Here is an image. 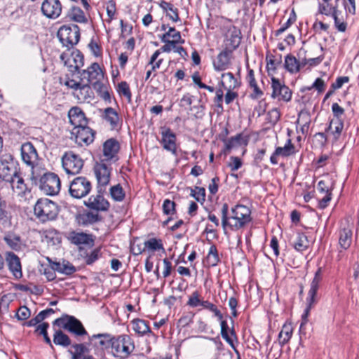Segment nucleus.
Wrapping results in <instances>:
<instances>
[{"label": "nucleus", "instance_id": "obj_1", "mask_svg": "<svg viewBox=\"0 0 359 359\" xmlns=\"http://www.w3.org/2000/svg\"><path fill=\"white\" fill-rule=\"evenodd\" d=\"M221 218L222 226L224 231L226 228L237 231L251 222V210L246 205L238 204L231 208L229 215V206L226 203H224L221 208Z\"/></svg>", "mask_w": 359, "mask_h": 359}, {"label": "nucleus", "instance_id": "obj_2", "mask_svg": "<svg viewBox=\"0 0 359 359\" xmlns=\"http://www.w3.org/2000/svg\"><path fill=\"white\" fill-rule=\"evenodd\" d=\"M79 74H74L72 79L67 78L65 85L74 90V96L80 102H90L94 97L90 84L85 79H79Z\"/></svg>", "mask_w": 359, "mask_h": 359}, {"label": "nucleus", "instance_id": "obj_3", "mask_svg": "<svg viewBox=\"0 0 359 359\" xmlns=\"http://www.w3.org/2000/svg\"><path fill=\"white\" fill-rule=\"evenodd\" d=\"M221 32L224 37L225 49L233 51L238 47L241 40V32L230 20H223Z\"/></svg>", "mask_w": 359, "mask_h": 359}, {"label": "nucleus", "instance_id": "obj_4", "mask_svg": "<svg viewBox=\"0 0 359 359\" xmlns=\"http://www.w3.org/2000/svg\"><path fill=\"white\" fill-rule=\"evenodd\" d=\"M35 216L41 222L53 220L58 214V208L55 203L48 198H40L34 208Z\"/></svg>", "mask_w": 359, "mask_h": 359}, {"label": "nucleus", "instance_id": "obj_5", "mask_svg": "<svg viewBox=\"0 0 359 359\" xmlns=\"http://www.w3.org/2000/svg\"><path fill=\"white\" fill-rule=\"evenodd\" d=\"M111 347L114 355L120 358H127L135 349L132 339L126 334L113 337Z\"/></svg>", "mask_w": 359, "mask_h": 359}, {"label": "nucleus", "instance_id": "obj_6", "mask_svg": "<svg viewBox=\"0 0 359 359\" xmlns=\"http://www.w3.org/2000/svg\"><path fill=\"white\" fill-rule=\"evenodd\" d=\"M3 147V140L0 136V152ZM19 174L15 162L10 155L1 157L0 160V178L4 181L9 182L14 177Z\"/></svg>", "mask_w": 359, "mask_h": 359}, {"label": "nucleus", "instance_id": "obj_7", "mask_svg": "<svg viewBox=\"0 0 359 359\" xmlns=\"http://www.w3.org/2000/svg\"><path fill=\"white\" fill-rule=\"evenodd\" d=\"M57 36L64 46H73L80 39V29L76 25H65L62 26L58 32Z\"/></svg>", "mask_w": 359, "mask_h": 359}, {"label": "nucleus", "instance_id": "obj_8", "mask_svg": "<svg viewBox=\"0 0 359 359\" xmlns=\"http://www.w3.org/2000/svg\"><path fill=\"white\" fill-rule=\"evenodd\" d=\"M91 182L85 177H76L69 184V192L75 198L86 196L91 191Z\"/></svg>", "mask_w": 359, "mask_h": 359}, {"label": "nucleus", "instance_id": "obj_9", "mask_svg": "<svg viewBox=\"0 0 359 359\" xmlns=\"http://www.w3.org/2000/svg\"><path fill=\"white\" fill-rule=\"evenodd\" d=\"M60 59L71 72L79 70L84 64L83 56L78 50L68 48L60 55Z\"/></svg>", "mask_w": 359, "mask_h": 359}, {"label": "nucleus", "instance_id": "obj_10", "mask_svg": "<svg viewBox=\"0 0 359 359\" xmlns=\"http://www.w3.org/2000/svg\"><path fill=\"white\" fill-rule=\"evenodd\" d=\"M62 168L67 174L76 175L80 172L83 161L81 158L72 151L66 152L62 158Z\"/></svg>", "mask_w": 359, "mask_h": 359}, {"label": "nucleus", "instance_id": "obj_11", "mask_svg": "<svg viewBox=\"0 0 359 359\" xmlns=\"http://www.w3.org/2000/svg\"><path fill=\"white\" fill-rule=\"evenodd\" d=\"M54 324L78 336L87 334L81 323L73 316H67L57 318L54 321Z\"/></svg>", "mask_w": 359, "mask_h": 359}, {"label": "nucleus", "instance_id": "obj_12", "mask_svg": "<svg viewBox=\"0 0 359 359\" xmlns=\"http://www.w3.org/2000/svg\"><path fill=\"white\" fill-rule=\"evenodd\" d=\"M306 50L304 48H302L299 53V58L298 60L294 55H287L285 57L284 65L285 69L290 73H297L299 71L300 67L302 66L306 65L307 63L310 62V65H312L313 62V59L309 58L307 59L306 55Z\"/></svg>", "mask_w": 359, "mask_h": 359}, {"label": "nucleus", "instance_id": "obj_13", "mask_svg": "<svg viewBox=\"0 0 359 359\" xmlns=\"http://www.w3.org/2000/svg\"><path fill=\"white\" fill-rule=\"evenodd\" d=\"M331 187L332 182L328 176L325 177L318 183V194L316 195V199L318 201V205L320 208H325L327 206L331 200Z\"/></svg>", "mask_w": 359, "mask_h": 359}, {"label": "nucleus", "instance_id": "obj_14", "mask_svg": "<svg viewBox=\"0 0 359 359\" xmlns=\"http://www.w3.org/2000/svg\"><path fill=\"white\" fill-rule=\"evenodd\" d=\"M94 172L97 182L99 192L104 191L110 181L111 168L103 162L96 163L94 166Z\"/></svg>", "mask_w": 359, "mask_h": 359}, {"label": "nucleus", "instance_id": "obj_15", "mask_svg": "<svg viewBox=\"0 0 359 359\" xmlns=\"http://www.w3.org/2000/svg\"><path fill=\"white\" fill-rule=\"evenodd\" d=\"M71 134V138L74 139L76 143L80 146L90 144L93 142L95 137L93 130L86 125L74 128Z\"/></svg>", "mask_w": 359, "mask_h": 359}, {"label": "nucleus", "instance_id": "obj_16", "mask_svg": "<svg viewBox=\"0 0 359 359\" xmlns=\"http://www.w3.org/2000/svg\"><path fill=\"white\" fill-rule=\"evenodd\" d=\"M61 187L59 177L54 173H48L41 179V189L47 195H56Z\"/></svg>", "mask_w": 359, "mask_h": 359}, {"label": "nucleus", "instance_id": "obj_17", "mask_svg": "<svg viewBox=\"0 0 359 359\" xmlns=\"http://www.w3.org/2000/svg\"><path fill=\"white\" fill-rule=\"evenodd\" d=\"M271 97L278 101L288 102L292 97V93L288 87L282 84L278 79H271Z\"/></svg>", "mask_w": 359, "mask_h": 359}, {"label": "nucleus", "instance_id": "obj_18", "mask_svg": "<svg viewBox=\"0 0 359 359\" xmlns=\"http://www.w3.org/2000/svg\"><path fill=\"white\" fill-rule=\"evenodd\" d=\"M161 140L160 141L163 148L171 152L173 155L177 154V137L169 128H162L161 131Z\"/></svg>", "mask_w": 359, "mask_h": 359}, {"label": "nucleus", "instance_id": "obj_19", "mask_svg": "<svg viewBox=\"0 0 359 359\" xmlns=\"http://www.w3.org/2000/svg\"><path fill=\"white\" fill-rule=\"evenodd\" d=\"M41 9L47 18L55 20L61 15L62 6L59 0H45L41 4Z\"/></svg>", "mask_w": 359, "mask_h": 359}, {"label": "nucleus", "instance_id": "obj_20", "mask_svg": "<svg viewBox=\"0 0 359 359\" xmlns=\"http://www.w3.org/2000/svg\"><path fill=\"white\" fill-rule=\"evenodd\" d=\"M79 79H85L89 84L101 83L100 81L103 79V73L97 63H93L86 70L79 73Z\"/></svg>", "mask_w": 359, "mask_h": 359}, {"label": "nucleus", "instance_id": "obj_21", "mask_svg": "<svg viewBox=\"0 0 359 359\" xmlns=\"http://www.w3.org/2000/svg\"><path fill=\"white\" fill-rule=\"evenodd\" d=\"M21 156L22 161L28 165L32 166L38 158L36 150L30 142H25L21 146Z\"/></svg>", "mask_w": 359, "mask_h": 359}, {"label": "nucleus", "instance_id": "obj_22", "mask_svg": "<svg viewBox=\"0 0 359 359\" xmlns=\"http://www.w3.org/2000/svg\"><path fill=\"white\" fill-rule=\"evenodd\" d=\"M352 234L351 226L346 221L339 231V245L341 249L346 250L350 247L352 242Z\"/></svg>", "mask_w": 359, "mask_h": 359}, {"label": "nucleus", "instance_id": "obj_23", "mask_svg": "<svg viewBox=\"0 0 359 359\" xmlns=\"http://www.w3.org/2000/svg\"><path fill=\"white\" fill-rule=\"evenodd\" d=\"M11 184L13 194L19 197H24L29 193L27 184L20 173L8 182Z\"/></svg>", "mask_w": 359, "mask_h": 359}, {"label": "nucleus", "instance_id": "obj_24", "mask_svg": "<svg viewBox=\"0 0 359 359\" xmlns=\"http://www.w3.org/2000/svg\"><path fill=\"white\" fill-rule=\"evenodd\" d=\"M68 117L70 123L74 126V128L83 126L87 123L85 114L79 107H74L71 108L68 113Z\"/></svg>", "mask_w": 359, "mask_h": 359}, {"label": "nucleus", "instance_id": "obj_25", "mask_svg": "<svg viewBox=\"0 0 359 359\" xmlns=\"http://www.w3.org/2000/svg\"><path fill=\"white\" fill-rule=\"evenodd\" d=\"M86 205L91 209L101 211L107 210L109 208V202L100 194L91 196L88 199Z\"/></svg>", "mask_w": 359, "mask_h": 359}, {"label": "nucleus", "instance_id": "obj_26", "mask_svg": "<svg viewBox=\"0 0 359 359\" xmlns=\"http://www.w3.org/2000/svg\"><path fill=\"white\" fill-rule=\"evenodd\" d=\"M225 149L230 151L242 146H246L248 143V137L243 134H238L229 139L223 140Z\"/></svg>", "mask_w": 359, "mask_h": 359}, {"label": "nucleus", "instance_id": "obj_27", "mask_svg": "<svg viewBox=\"0 0 359 359\" xmlns=\"http://www.w3.org/2000/svg\"><path fill=\"white\" fill-rule=\"evenodd\" d=\"M119 150V144L114 139L107 140L103 144V155L105 160H112Z\"/></svg>", "mask_w": 359, "mask_h": 359}, {"label": "nucleus", "instance_id": "obj_28", "mask_svg": "<svg viewBox=\"0 0 359 359\" xmlns=\"http://www.w3.org/2000/svg\"><path fill=\"white\" fill-rule=\"evenodd\" d=\"M6 261L8 262V269L13 276L17 278H21L22 273L19 258L15 254L9 253Z\"/></svg>", "mask_w": 359, "mask_h": 359}, {"label": "nucleus", "instance_id": "obj_29", "mask_svg": "<svg viewBox=\"0 0 359 359\" xmlns=\"http://www.w3.org/2000/svg\"><path fill=\"white\" fill-rule=\"evenodd\" d=\"M294 330V326L290 322H286L282 327L278 334V343L280 346L287 344L291 339Z\"/></svg>", "mask_w": 359, "mask_h": 359}, {"label": "nucleus", "instance_id": "obj_30", "mask_svg": "<svg viewBox=\"0 0 359 359\" xmlns=\"http://www.w3.org/2000/svg\"><path fill=\"white\" fill-rule=\"evenodd\" d=\"M313 283H314V280L311 283V289L309 292V299H310L309 305L307 306V307L306 308V309L304 311V313L302 316V322H301L300 327H299V332L301 334H305V325L306 324V323L308 321L307 318H308V316L309 313V311H310L312 304L314 301V285H313Z\"/></svg>", "mask_w": 359, "mask_h": 359}, {"label": "nucleus", "instance_id": "obj_31", "mask_svg": "<svg viewBox=\"0 0 359 359\" xmlns=\"http://www.w3.org/2000/svg\"><path fill=\"white\" fill-rule=\"evenodd\" d=\"M51 268L53 271L65 275H71L76 271V268L70 262L63 260L62 262H53Z\"/></svg>", "mask_w": 359, "mask_h": 359}, {"label": "nucleus", "instance_id": "obj_32", "mask_svg": "<svg viewBox=\"0 0 359 359\" xmlns=\"http://www.w3.org/2000/svg\"><path fill=\"white\" fill-rule=\"evenodd\" d=\"M231 52L224 48V50L217 55V61L214 63L215 69L217 71H222L228 67L230 62L229 54Z\"/></svg>", "mask_w": 359, "mask_h": 359}, {"label": "nucleus", "instance_id": "obj_33", "mask_svg": "<svg viewBox=\"0 0 359 359\" xmlns=\"http://www.w3.org/2000/svg\"><path fill=\"white\" fill-rule=\"evenodd\" d=\"M67 18L68 20L74 21L79 23H86L88 19L84 12L79 7H72L67 14Z\"/></svg>", "mask_w": 359, "mask_h": 359}, {"label": "nucleus", "instance_id": "obj_34", "mask_svg": "<svg viewBox=\"0 0 359 359\" xmlns=\"http://www.w3.org/2000/svg\"><path fill=\"white\" fill-rule=\"evenodd\" d=\"M94 339L97 340L95 343L96 346L100 347L101 348H107L111 345L113 337H111L110 335L107 334H93L90 337V341H93Z\"/></svg>", "mask_w": 359, "mask_h": 359}, {"label": "nucleus", "instance_id": "obj_35", "mask_svg": "<svg viewBox=\"0 0 359 359\" xmlns=\"http://www.w3.org/2000/svg\"><path fill=\"white\" fill-rule=\"evenodd\" d=\"M104 118L110 124L112 129L118 128L120 125V118L115 109L111 107L105 109Z\"/></svg>", "mask_w": 359, "mask_h": 359}, {"label": "nucleus", "instance_id": "obj_36", "mask_svg": "<svg viewBox=\"0 0 359 359\" xmlns=\"http://www.w3.org/2000/svg\"><path fill=\"white\" fill-rule=\"evenodd\" d=\"M221 320V335L222 338L233 348L234 347V340L236 339L235 332L233 330H231L230 332V334H229L228 330L229 326L226 323V321L223 320L222 319Z\"/></svg>", "mask_w": 359, "mask_h": 359}, {"label": "nucleus", "instance_id": "obj_37", "mask_svg": "<svg viewBox=\"0 0 359 359\" xmlns=\"http://www.w3.org/2000/svg\"><path fill=\"white\" fill-rule=\"evenodd\" d=\"M221 85L225 90H233L238 86V82L231 72L222 74Z\"/></svg>", "mask_w": 359, "mask_h": 359}, {"label": "nucleus", "instance_id": "obj_38", "mask_svg": "<svg viewBox=\"0 0 359 359\" xmlns=\"http://www.w3.org/2000/svg\"><path fill=\"white\" fill-rule=\"evenodd\" d=\"M70 240L72 243L76 245L86 244L93 245V240L90 236L84 233L73 232L70 235Z\"/></svg>", "mask_w": 359, "mask_h": 359}, {"label": "nucleus", "instance_id": "obj_39", "mask_svg": "<svg viewBox=\"0 0 359 359\" xmlns=\"http://www.w3.org/2000/svg\"><path fill=\"white\" fill-rule=\"evenodd\" d=\"M133 330L138 334L144 335L150 332L147 323L141 319H135L132 322Z\"/></svg>", "mask_w": 359, "mask_h": 359}, {"label": "nucleus", "instance_id": "obj_40", "mask_svg": "<svg viewBox=\"0 0 359 359\" xmlns=\"http://www.w3.org/2000/svg\"><path fill=\"white\" fill-rule=\"evenodd\" d=\"M160 6L167 12V15L173 22H177L180 20L177 9L175 8L172 4L166 1H162Z\"/></svg>", "mask_w": 359, "mask_h": 359}, {"label": "nucleus", "instance_id": "obj_41", "mask_svg": "<svg viewBox=\"0 0 359 359\" xmlns=\"http://www.w3.org/2000/svg\"><path fill=\"white\" fill-rule=\"evenodd\" d=\"M4 241L6 244L14 250H19L22 246L21 239L18 236L9 234L5 236Z\"/></svg>", "mask_w": 359, "mask_h": 359}, {"label": "nucleus", "instance_id": "obj_42", "mask_svg": "<svg viewBox=\"0 0 359 359\" xmlns=\"http://www.w3.org/2000/svg\"><path fill=\"white\" fill-rule=\"evenodd\" d=\"M53 342L56 345H60L62 346H67L71 344L69 337L60 330L55 332Z\"/></svg>", "mask_w": 359, "mask_h": 359}, {"label": "nucleus", "instance_id": "obj_43", "mask_svg": "<svg viewBox=\"0 0 359 359\" xmlns=\"http://www.w3.org/2000/svg\"><path fill=\"white\" fill-rule=\"evenodd\" d=\"M109 192L111 198L115 201H122L125 198V191L120 184L112 186Z\"/></svg>", "mask_w": 359, "mask_h": 359}, {"label": "nucleus", "instance_id": "obj_44", "mask_svg": "<svg viewBox=\"0 0 359 359\" xmlns=\"http://www.w3.org/2000/svg\"><path fill=\"white\" fill-rule=\"evenodd\" d=\"M275 151L276 155H280V156H288L294 152V148L293 144L291 143V140H287V142L284 147H277Z\"/></svg>", "mask_w": 359, "mask_h": 359}, {"label": "nucleus", "instance_id": "obj_45", "mask_svg": "<svg viewBox=\"0 0 359 359\" xmlns=\"http://www.w3.org/2000/svg\"><path fill=\"white\" fill-rule=\"evenodd\" d=\"M293 245L297 250L304 251L309 247V242L305 235L299 234Z\"/></svg>", "mask_w": 359, "mask_h": 359}, {"label": "nucleus", "instance_id": "obj_46", "mask_svg": "<svg viewBox=\"0 0 359 359\" xmlns=\"http://www.w3.org/2000/svg\"><path fill=\"white\" fill-rule=\"evenodd\" d=\"M298 124L301 126L303 133L306 132L310 124V116L306 111H301L299 114Z\"/></svg>", "mask_w": 359, "mask_h": 359}, {"label": "nucleus", "instance_id": "obj_47", "mask_svg": "<svg viewBox=\"0 0 359 359\" xmlns=\"http://www.w3.org/2000/svg\"><path fill=\"white\" fill-rule=\"evenodd\" d=\"M344 128V124L340 119L332 120L330 125V129L334 134V137L337 139Z\"/></svg>", "mask_w": 359, "mask_h": 359}, {"label": "nucleus", "instance_id": "obj_48", "mask_svg": "<svg viewBox=\"0 0 359 359\" xmlns=\"http://www.w3.org/2000/svg\"><path fill=\"white\" fill-rule=\"evenodd\" d=\"M206 259L210 266H214L217 265L219 262V257L215 246L212 245L210 248Z\"/></svg>", "mask_w": 359, "mask_h": 359}, {"label": "nucleus", "instance_id": "obj_49", "mask_svg": "<svg viewBox=\"0 0 359 359\" xmlns=\"http://www.w3.org/2000/svg\"><path fill=\"white\" fill-rule=\"evenodd\" d=\"M203 300L201 299V295L198 291H194L189 297L187 304L190 307L195 308L201 306Z\"/></svg>", "mask_w": 359, "mask_h": 359}, {"label": "nucleus", "instance_id": "obj_50", "mask_svg": "<svg viewBox=\"0 0 359 359\" xmlns=\"http://www.w3.org/2000/svg\"><path fill=\"white\" fill-rule=\"evenodd\" d=\"M159 55H160V50H156L154 53V54L151 55V57L149 60V62L148 63V66L150 67L151 70L156 71V69H158L160 67V66L163 62V59H159L156 61Z\"/></svg>", "mask_w": 359, "mask_h": 359}, {"label": "nucleus", "instance_id": "obj_51", "mask_svg": "<svg viewBox=\"0 0 359 359\" xmlns=\"http://www.w3.org/2000/svg\"><path fill=\"white\" fill-rule=\"evenodd\" d=\"M201 306L203 309H206L212 312L215 314V316L218 318V320H222L223 318L222 313L214 304L208 301L203 300Z\"/></svg>", "mask_w": 359, "mask_h": 359}, {"label": "nucleus", "instance_id": "obj_52", "mask_svg": "<svg viewBox=\"0 0 359 359\" xmlns=\"http://www.w3.org/2000/svg\"><path fill=\"white\" fill-rule=\"evenodd\" d=\"M145 247L151 250H163V246L161 240L156 238H151L144 243Z\"/></svg>", "mask_w": 359, "mask_h": 359}, {"label": "nucleus", "instance_id": "obj_53", "mask_svg": "<svg viewBox=\"0 0 359 359\" xmlns=\"http://www.w3.org/2000/svg\"><path fill=\"white\" fill-rule=\"evenodd\" d=\"M117 90L119 95L125 96L130 102L131 100V93L128 84L126 81L118 83Z\"/></svg>", "mask_w": 359, "mask_h": 359}, {"label": "nucleus", "instance_id": "obj_54", "mask_svg": "<svg viewBox=\"0 0 359 359\" xmlns=\"http://www.w3.org/2000/svg\"><path fill=\"white\" fill-rule=\"evenodd\" d=\"M319 12L321 14H325L326 15H333L334 13L339 12V11L337 10V6H332L329 4V2H323V4L319 5Z\"/></svg>", "mask_w": 359, "mask_h": 359}, {"label": "nucleus", "instance_id": "obj_55", "mask_svg": "<svg viewBox=\"0 0 359 359\" xmlns=\"http://www.w3.org/2000/svg\"><path fill=\"white\" fill-rule=\"evenodd\" d=\"M295 20H296V15H295L294 10H292V13L290 14V16L287 19V22L284 25H283L280 29L276 30V35L278 36L280 34L283 33L288 27H290L291 26V25L292 23L294 22Z\"/></svg>", "mask_w": 359, "mask_h": 359}, {"label": "nucleus", "instance_id": "obj_56", "mask_svg": "<svg viewBox=\"0 0 359 359\" xmlns=\"http://www.w3.org/2000/svg\"><path fill=\"white\" fill-rule=\"evenodd\" d=\"M100 97H102L104 100H110V94L107 90V87L102 83H96V86L94 87Z\"/></svg>", "mask_w": 359, "mask_h": 359}, {"label": "nucleus", "instance_id": "obj_57", "mask_svg": "<svg viewBox=\"0 0 359 359\" xmlns=\"http://www.w3.org/2000/svg\"><path fill=\"white\" fill-rule=\"evenodd\" d=\"M11 299L9 294H5L0 299V314L6 313L8 310Z\"/></svg>", "mask_w": 359, "mask_h": 359}, {"label": "nucleus", "instance_id": "obj_58", "mask_svg": "<svg viewBox=\"0 0 359 359\" xmlns=\"http://www.w3.org/2000/svg\"><path fill=\"white\" fill-rule=\"evenodd\" d=\"M30 316L31 312L29 309L25 306H20L15 314V317L18 320H27L30 317Z\"/></svg>", "mask_w": 359, "mask_h": 359}, {"label": "nucleus", "instance_id": "obj_59", "mask_svg": "<svg viewBox=\"0 0 359 359\" xmlns=\"http://www.w3.org/2000/svg\"><path fill=\"white\" fill-rule=\"evenodd\" d=\"M100 249L96 248L93 250L90 254L85 257L86 263L88 265L93 264L100 257Z\"/></svg>", "mask_w": 359, "mask_h": 359}, {"label": "nucleus", "instance_id": "obj_60", "mask_svg": "<svg viewBox=\"0 0 359 359\" xmlns=\"http://www.w3.org/2000/svg\"><path fill=\"white\" fill-rule=\"evenodd\" d=\"M339 13L340 12L339 11L334 13L332 17L334 18V24L338 31L343 32H345L346 29V23L344 20H341L339 18Z\"/></svg>", "mask_w": 359, "mask_h": 359}, {"label": "nucleus", "instance_id": "obj_61", "mask_svg": "<svg viewBox=\"0 0 359 359\" xmlns=\"http://www.w3.org/2000/svg\"><path fill=\"white\" fill-rule=\"evenodd\" d=\"M342 1L346 12L351 15H354L355 13V0Z\"/></svg>", "mask_w": 359, "mask_h": 359}, {"label": "nucleus", "instance_id": "obj_62", "mask_svg": "<svg viewBox=\"0 0 359 359\" xmlns=\"http://www.w3.org/2000/svg\"><path fill=\"white\" fill-rule=\"evenodd\" d=\"M175 204L168 199L164 201L163 204V212L166 215H172L175 212Z\"/></svg>", "mask_w": 359, "mask_h": 359}, {"label": "nucleus", "instance_id": "obj_63", "mask_svg": "<svg viewBox=\"0 0 359 359\" xmlns=\"http://www.w3.org/2000/svg\"><path fill=\"white\" fill-rule=\"evenodd\" d=\"M280 117V113L277 108L271 109L268 113V119L271 123L275 124Z\"/></svg>", "mask_w": 359, "mask_h": 359}, {"label": "nucleus", "instance_id": "obj_64", "mask_svg": "<svg viewBox=\"0 0 359 359\" xmlns=\"http://www.w3.org/2000/svg\"><path fill=\"white\" fill-rule=\"evenodd\" d=\"M242 165L241 160L238 157L232 156L230 158L229 167L232 171L238 170Z\"/></svg>", "mask_w": 359, "mask_h": 359}]
</instances>
